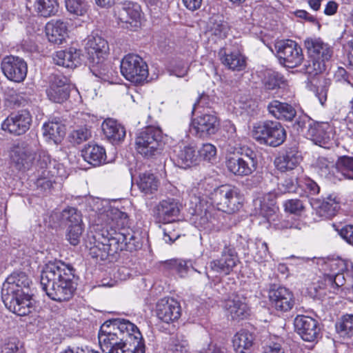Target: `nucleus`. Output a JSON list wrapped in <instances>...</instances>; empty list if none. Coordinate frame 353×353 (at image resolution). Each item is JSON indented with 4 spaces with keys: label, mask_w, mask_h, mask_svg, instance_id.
I'll list each match as a JSON object with an SVG mask.
<instances>
[{
    "label": "nucleus",
    "mask_w": 353,
    "mask_h": 353,
    "mask_svg": "<svg viewBox=\"0 0 353 353\" xmlns=\"http://www.w3.org/2000/svg\"><path fill=\"white\" fill-rule=\"evenodd\" d=\"M175 161L178 166L186 168L196 164L198 155L196 150L191 145L180 146L178 150H174Z\"/></svg>",
    "instance_id": "obj_36"
},
{
    "label": "nucleus",
    "mask_w": 353,
    "mask_h": 353,
    "mask_svg": "<svg viewBox=\"0 0 353 353\" xmlns=\"http://www.w3.org/2000/svg\"><path fill=\"white\" fill-rule=\"evenodd\" d=\"M135 145L137 152L145 157L159 154L163 148L161 132L153 128H145L138 134Z\"/></svg>",
    "instance_id": "obj_9"
},
{
    "label": "nucleus",
    "mask_w": 353,
    "mask_h": 353,
    "mask_svg": "<svg viewBox=\"0 0 353 353\" xmlns=\"http://www.w3.org/2000/svg\"><path fill=\"white\" fill-rule=\"evenodd\" d=\"M283 207L285 212L296 215L301 214L305 209L303 201L298 199H288L284 201Z\"/></svg>",
    "instance_id": "obj_55"
},
{
    "label": "nucleus",
    "mask_w": 353,
    "mask_h": 353,
    "mask_svg": "<svg viewBox=\"0 0 353 353\" xmlns=\"http://www.w3.org/2000/svg\"><path fill=\"white\" fill-rule=\"evenodd\" d=\"M156 315L163 323L168 324L174 323L181 315V305L176 300L172 298H163L156 305Z\"/></svg>",
    "instance_id": "obj_19"
},
{
    "label": "nucleus",
    "mask_w": 353,
    "mask_h": 353,
    "mask_svg": "<svg viewBox=\"0 0 353 353\" xmlns=\"http://www.w3.org/2000/svg\"><path fill=\"white\" fill-rule=\"evenodd\" d=\"M82 225H69L67 234L68 240L70 243L76 245L79 243L82 234Z\"/></svg>",
    "instance_id": "obj_59"
},
{
    "label": "nucleus",
    "mask_w": 353,
    "mask_h": 353,
    "mask_svg": "<svg viewBox=\"0 0 353 353\" xmlns=\"http://www.w3.org/2000/svg\"><path fill=\"white\" fill-rule=\"evenodd\" d=\"M192 126L199 137L211 135L216 133L219 126V121L215 114H203L192 121Z\"/></svg>",
    "instance_id": "obj_28"
},
{
    "label": "nucleus",
    "mask_w": 353,
    "mask_h": 353,
    "mask_svg": "<svg viewBox=\"0 0 353 353\" xmlns=\"http://www.w3.org/2000/svg\"><path fill=\"white\" fill-rule=\"evenodd\" d=\"M142 339V335L136 325L124 319H113L106 321L98 334L99 345L107 352L124 341Z\"/></svg>",
    "instance_id": "obj_4"
},
{
    "label": "nucleus",
    "mask_w": 353,
    "mask_h": 353,
    "mask_svg": "<svg viewBox=\"0 0 353 353\" xmlns=\"http://www.w3.org/2000/svg\"><path fill=\"white\" fill-rule=\"evenodd\" d=\"M198 158L200 157L205 161L212 162L215 160L216 148L211 143H203L198 150Z\"/></svg>",
    "instance_id": "obj_57"
},
{
    "label": "nucleus",
    "mask_w": 353,
    "mask_h": 353,
    "mask_svg": "<svg viewBox=\"0 0 353 353\" xmlns=\"http://www.w3.org/2000/svg\"><path fill=\"white\" fill-rule=\"evenodd\" d=\"M223 307L228 317L232 320H242L250 315V308L245 299L239 295H232L228 299Z\"/></svg>",
    "instance_id": "obj_24"
},
{
    "label": "nucleus",
    "mask_w": 353,
    "mask_h": 353,
    "mask_svg": "<svg viewBox=\"0 0 353 353\" xmlns=\"http://www.w3.org/2000/svg\"><path fill=\"white\" fill-rule=\"evenodd\" d=\"M85 49L90 62L99 64L105 61L109 51V46L107 41L101 37L92 35L88 37Z\"/></svg>",
    "instance_id": "obj_20"
},
{
    "label": "nucleus",
    "mask_w": 353,
    "mask_h": 353,
    "mask_svg": "<svg viewBox=\"0 0 353 353\" xmlns=\"http://www.w3.org/2000/svg\"><path fill=\"white\" fill-rule=\"evenodd\" d=\"M239 263V259L235 248L232 245H225L220 257L209 263L205 274L209 279L211 272L220 276L229 275Z\"/></svg>",
    "instance_id": "obj_10"
},
{
    "label": "nucleus",
    "mask_w": 353,
    "mask_h": 353,
    "mask_svg": "<svg viewBox=\"0 0 353 353\" xmlns=\"http://www.w3.org/2000/svg\"><path fill=\"white\" fill-rule=\"evenodd\" d=\"M188 341L183 335L176 336L171 339L166 353H190ZM198 353H224L219 347L212 343L202 347Z\"/></svg>",
    "instance_id": "obj_29"
},
{
    "label": "nucleus",
    "mask_w": 353,
    "mask_h": 353,
    "mask_svg": "<svg viewBox=\"0 0 353 353\" xmlns=\"http://www.w3.org/2000/svg\"><path fill=\"white\" fill-rule=\"evenodd\" d=\"M283 76L278 72L268 70L264 73L263 83L267 90H274L285 83Z\"/></svg>",
    "instance_id": "obj_48"
},
{
    "label": "nucleus",
    "mask_w": 353,
    "mask_h": 353,
    "mask_svg": "<svg viewBox=\"0 0 353 353\" xmlns=\"http://www.w3.org/2000/svg\"><path fill=\"white\" fill-rule=\"evenodd\" d=\"M52 219L61 218V221L69 225H81V216L78 210L74 208H68L61 213L53 212L51 214Z\"/></svg>",
    "instance_id": "obj_47"
},
{
    "label": "nucleus",
    "mask_w": 353,
    "mask_h": 353,
    "mask_svg": "<svg viewBox=\"0 0 353 353\" xmlns=\"http://www.w3.org/2000/svg\"><path fill=\"white\" fill-rule=\"evenodd\" d=\"M341 237L348 244L353 245V225H345L339 231Z\"/></svg>",
    "instance_id": "obj_64"
},
{
    "label": "nucleus",
    "mask_w": 353,
    "mask_h": 353,
    "mask_svg": "<svg viewBox=\"0 0 353 353\" xmlns=\"http://www.w3.org/2000/svg\"><path fill=\"white\" fill-rule=\"evenodd\" d=\"M254 245L255 252L253 254L255 261L259 263L267 261L270 256L267 243L259 240L256 241Z\"/></svg>",
    "instance_id": "obj_56"
},
{
    "label": "nucleus",
    "mask_w": 353,
    "mask_h": 353,
    "mask_svg": "<svg viewBox=\"0 0 353 353\" xmlns=\"http://www.w3.org/2000/svg\"><path fill=\"white\" fill-rule=\"evenodd\" d=\"M213 200L219 210L228 214L239 211L243 203L239 188L230 185H223L215 189Z\"/></svg>",
    "instance_id": "obj_7"
},
{
    "label": "nucleus",
    "mask_w": 353,
    "mask_h": 353,
    "mask_svg": "<svg viewBox=\"0 0 353 353\" xmlns=\"http://www.w3.org/2000/svg\"><path fill=\"white\" fill-rule=\"evenodd\" d=\"M82 156L85 161L94 165L99 166L106 162L105 149L97 144H88L82 150Z\"/></svg>",
    "instance_id": "obj_34"
},
{
    "label": "nucleus",
    "mask_w": 353,
    "mask_h": 353,
    "mask_svg": "<svg viewBox=\"0 0 353 353\" xmlns=\"http://www.w3.org/2000/svg\"><path fill=\"white\" fill-rule=\"evenodd\" d=\"M106 353H145L143 339H129L110 349Z\"/></svg>",
    "instance_id": "obj_40"
},
{
    "label": "nucleus",
    "mask_w": 353,
    "mask_h": 353,
    "mask_svg": "<svg viewBox=\"0 0 353 353\" xmlns=\"http://www.w3.org/2000/svg\"><path fill=\"white\" fill-rule=\"evenodd\" d=\"M91 136L90 130L86 128H80L72 132L70 141L74 143L80 144L87 141Z\"/></svg>",
    "instance_id": "obj_58"
},
{
    "label": "nucleus",
    "mask_w": 353,
    "mask_h": 353,
    "mask_svg": "<svg viewBox=\"0 0 353 353\" xmlns=\"http://www.w3.org/2000/svg\"><path fill=\"white\" fill-rule=\"evenodd\" d=\"M297 182L296 179L288 178L278 184V193L285 194L296 192Z\"/></svg>",
    "instance_id": "obj_60"
},
{
    "label": "nucleus",
    "mask_w": 353,
    "mask_h": 353,
    "mask_svg": "<svg viewBox=\"0 0 353 353\" xmlns=\"http://www.w3.org/2000/svg\"><path fill=\"white\" fill-rule=\"evenodd\" d=\"M257 161L255 154L250 150L242 157H232L226 161L228 170L236 176L251 174L256 169Z\"/></svg>",
    "instance_id": "obj_17"
},
{
    "label": "nucleus",
    "mask_w": 353,
    "mask_h": 353,
    "mask_svg": "<svg viewBox=\"0 0 353 353\" xmlns=\"http://www.w3.org/2000/svg\"><path fill=\"white\" fill-rule=\"evenodd\" d=\"M94 224L85 239L92 257L106 260L119 251L128 248L134 235L125 228L128 224L125 212L112 207L107 201L97 200L92 207Z\"/></svg>",
    "instance_id": "obj_1"
},
{
    "label": "nucleus",
    "mask_w": 353,
    "mask_h": 353,
    "mask_svg": "<svg viewBox=\"0 0 353 353\" xmlns=\"http://www.w3.org/2000/svg\"><path fill=\"white\" fill-rule=\"evenodd\" d=\"M263 353H285L281 341H269L264 347Z\"/></svg>",
    "instance_id": "obj_63"
},
{
    "label": "nucleus",
    "mask_w": 353,
    "mask_h": 353,
    "mask_svg": "<svg viewBox=\"0 0 353 353\" xmlns=\"http://www.w3.org/2000/svg\"><path fill=\"white\" fill-rule=\"evenodd\" d=\"M121 74L129 81L139 84L144 82L148 77V65L137 54H128L121 61Z\"/></svg>",
    "instance_id": "obj_8"
},
{
    "label": "nucleus",
    "mask_w": 353,
    "mask_h": 353,
    "mask_svg": "<svg viewBox=\"0 0 353 353\" xmlns=\"http://www.w3.org/2000/svg\"><path fill=\"white\" fill-rule=\"evenodd\" d=\"M222 63L233 71H242L246 68V58L239 52L225 53L221 57Z\"/></svg>",
    "instance_id": "obj_42"
},
{
    "label": "nucleus",
    "mask_w": 353,
    "mask_h": 353,
    "mask_svg": "<svg viewBox=\"0 0 353 353\" xmlns=\"http://www.w3.org/2000/svg\"><path fill=\"white\" fill-rule=\"evenodd\" d=\"M81 50L71 47L64 50L57 51L53 56V60L56 65L74 68L81 64Z\"/></svg>",
    "instance_id": "obj_30"
},
{
    "label": "nucleus",
    "mask_w": 353,
    "mask_h": 353,
    "mask_svg": "<svg viewBox=\"0 0 353 353\" xmlns=\"http://www.w3.org/2000/svg\"><path fill=\"white\" fill-rule=\"evenodd\" d=\"M229 31L228 23L219 16L213 17L210 19L207 34L210 37L216 39H223Z\"/></svg>",
    "instance_id": "obj_44"
},
{
    "label": "nucleus",
    "mask_w": 353,
    "mask_h": 353,
    "mask_svg": "<svg viewBox=\"0 0 353 353\" xmlns=\"http://www.w3.org/2000/svg\"><path fill=\"white\" fill-rule=\"evenodd\" d=\"M337 333L342 337L353 336V314L343 315L335 325Z\"/></svg>",
    "instance_id": "obj_49"
},
{
    "label": "nucleus",
    "mask_w": 353,
    "mask_h": 353,
    "mask_svg": "<svg viewBox=\"0 0 353 353\" xmlns=\"http://www.w3.org/2000/svg\"><path fill=\"white\" fill-rule=\"evenodd\" d=\"M253 335L246 330H241L232 339V345L236 353H250L253 345Z\"/></svg>",
    "instance_id": "obj_37"
},
{
    "label": "nucleus",
    "mask_w": 353,
    "mask_h": 353,
    "mask_svg": "<svg viewBox=\"0 0 353 353\" xmlns=\"http://www.w3.org/2000/svg\"><path fill=\"white\" fill-rule=\"evenodd\" d=\"M300 157L294 151L290 150L279 155L274 160V164L281 172L293 170L299 163Z\"/></svg>",
    "instance_id": "obj_41"
},
{
    "label": "nucleus",
    "mask_w": 353,
    "mask_h": 353,
    "mask_svg": "<svg viewBox=\"0 0 353 353\" xmlns=\"http://www.w3.org/2000/svg\"><path fill=\"white\" fill-rule=\"evenodd\" d=\"M90 63V70L95 77L104 81H109L112 74L110 69L109 68V65L105 64L104 61H101V63L99 64H94V63Z\"/></svg>",
    "instance_id": "obj_53"
},
{
    "label": "nucleus",
    "mask_w": 353,
    "mask_h": 353,
    "mask_svg": "<svg viewBox=\"0 0 353 353\" xmlns=\"http://www.w3.org/2000/svg\"><path fill=\"white\" fill-rule=\"evenodd\" d=\"M32 123V116L27 110H21L11 113L2 123L1 128L14 135H21L27 132Z\"/></svg>",
    "instance_id": "obj_14"
},
{
    "label": "nucleus",
    "mask_w": 353,
    "mask_h": 353,
    "mask_svg": "<svg viewBox=\"0 0 353 353\" xmlns=\"http://www.w3.org/2000/svg\"><path fill=\"white\" fill-rule=\"evenodd\" d=\"M182 209V204L179 200L172 197L160 201L153 208L152 215L159 223H173L178 218Z\"/></svg>",
    "instance_id": "obj_13"
},
{
    "label": "nucleus",
    "mask_w": 353,
    "mask_h": 353,
    "mask_svg": "<svg viewBox=\"0 0 353 353\" xmlns=\"http://www.w3.org/2000/svg\"><path fill=\"white\" fill-rule=\"evenodd\" d=\"M270 304L276 311L286 312L294 305V298L292 292L285 287L272 289L269 293Z\"/></svg>",
    "instance_id": "obj_23"
},
{
    "label": "nucleus",
    "mask_w": 353,
    "mask_h": 353,
    "mask_svg": "<svg viewBox=\"0 0 353 353\" xmlns=\"http://www.w3.org/2000/svg\"><path fill=\"white\" fill-rule=\"evenodd\" d=\"M251 133L257 142L272 147L281 145L286 139V131L278 121H265L256 123Z\"/></svg>",
    "instance_id": "obj_6"
},
{
    "label": "nucleus",
    "mask_w": 353,
    "mask_h": 353,
    "mask_svg": "<svg viewBox=\"0 0 353 353\" xmlns=\"http://www.w3.org/2000/svg\"><path fill=\"white\" fill-rule=\"evenodd\" d=\"M43 134L47 141L57 144L65 134V126L57 120L50 121L43 124Z\"/></svg>",
    "instance_id": "obj_35"
},
{
    "label": "nucleus",
    "mask_w": 353,
    "mask_h": 353,
    "mask_svg": "<svg viewBox=\"0 0 353 353\" xmlns=\"http://www.w3.org/2000/svg\"><path fill=\"white\" fill-rule=\"evenodd\" d=\"M58 6L57 0H35L33 6L34 12L43 17L55 14Z\"/></svg>",
    "instance_id": "obj_45"
},
{
    "label": "nucleus",
    "mask_w": 353,
    "mask_h": 353,
    "mask_svg": "<svg viewBox=\"0 0 353 353\" xmlns=\"http://www.w3.org/2000/svg\"><path fill=\"white\" fill-rule=\"evenodd\" d=\"M31 281L24 272H14L10 275L3 284L1 293L22 294L30 292Z\"/></svg>",
    "instance_id": "obj_25"
},
{
    "label": "nucleus",
    "mask_w": 353,
    "mask_h": 353,
    "mask_svg": "<svg viewBox=\"0 0 353 353\" xmlns=\"http://www.w3.org/2000/svg\"><path fill=\"white\" fill-rule=\"evenodd\" d=\"M239 108L247 115L252 117L258 112V105L252 99H246L245 101L240 100L239 101Z\"/></svg>",
    "instance_id": "obj_61"
},
{
    "label": "nucleus",
    "mask_w": 353,
    "mask_h": 353,
    "mask_svg": "<svg viewBox=\"0 0 353 353\" xmlns=\"http://www.w3.org/2000/svg\"><path fill=\"white\" fill-rule=\"evenodd\" d=\"M308 54V61L305 65V72L310 75H316L326 69V63L333 55V48L321 38L308 37L304 41Z\"/></svg>",
    "instance_id": "obj_5"
},
{
    "label": "nucleus",
    "mask_w": 353,
    "mask_h": 353,
    "mask_svg": "<svg viewBox=\"0 0 353 353\" xmlns=\"http://www.w3.org/2000/svg\"><path fill=\"white\" fill-rule=\"evenodd\" d=\"M190 205L192 210L191 214L201 215L198 224L201 229L208 232L217 230L216 219L205 208L207 205L206 196L201 195L200 193L197 195L192 191L190 194Z\"/></svg>",
    "instance_id": "obj_12"
},
{
    "label": "nucleus",
    "mask_w": 353,
    "mask_h": 353,
    "mask_svg": "<svg viewBox=\"0 0 353 353\" xmlns=\"http://www.w3.org/2000/svg\"><path fill=\"white\" fill-rule=\"evenodd\" d=\"M294 327L301 337L306 341H314L319 331L317 321L305 315L296 316L294 319Z\"/></svg>",
    "instance_id": "obj_26"
},
{
    "label": "nucleus",
    "mask_w": 353,
    "mask_h": 353,
    "mask_svg": "<svg viewBox=\"0 0 353 353\" xmlns=\"http://www.w3.org/2000/svg\"><path fill=\"white\" fill-rule=\"evenodd\" d=\"M65 6L68 12L77 16H83L89 8L85 0H65Z\"/></svg>",
    "instance_id": "obj_52"
},
{
    "label": "nucleus",
    "mask_w": 353,
    "mask_h": 353,
    "mask_svg": "<svg viewBox=\"0 0 353 353\" xmlns=\"http://www.w3.org/2000/svg\"><path fill=\"white\" fill-rule=\"evenodd\" d=\"M115 14L121 23H129L132 27H139L143 19L141 8L137 3L126 1L117 8Z\"/></svg>",
    "instance_id": "obj_21"
},
{
    "label": "nucleus",
    "mask_w": 353,
    "mask_h": 353,
    "mask_svg": "<svg viewBox=\"0 0 353 353\" xmlns=\"http://www.w3.org/2000/svg\"><path fill=\"white\" fill-rule=\"evenodd\" d=\"M326 286L330 287L333 293L338 291L345 285V279L344 272H334V274H325Z\"/></svg>",
    "instance_id": "obj_51"
},
{
    "label": "nucleus",
    "mask_w": 353,
    "mask_h": 353,
    "mask_svg": "<svg viewBox=\"0 0 353 353\" xmlns=\"http://www.w3.org/2000/svg\"><path fill=\"white\" fill-rule=\"evenodd\" d=\"M41 285L50 299L57 302L68 301L76 290L74 270L70 265L60 261H50L41 271Z\"/></svg>",
    "instance_id": "obj_2"
},
{
    "label": "nucleus",
    "mask_w": 353,
    "mask_h": 353,
    "mask_svg": "<svg viewBox=\"0 0 353 353\" xmlns=\"http://www.w3.org/2000/svg\"><path fill=\"white\" fill-rule=\"evenodd\" d=\"M11 159L19 169H28L36 160L37 167L43 170L41 176L44 179L55 175L62 176L60 172L61 165L55 160H51L46 151H39L36 143L23 142L15 146L12 150Z\"/></svg>",
    "instance_id": "obj_3"
},
{
    "label": "nucleus",
    "mask_w": 353,
    "mask_h": 353,
    "mask_svg": "<svg viewBox=\"0 0 353 353\" xmlns=\"http://www.w3.org/2000/svg\"><path fill=\"white\" fill-rule=\"evenodd\" d=\"M1 67L6 78L16 83L24 81L28 73L26 62L19 57L7 56L1 61Z\"/></svg>",
    "instance_id": "obj_15"
},
{
    "label": "nucleus",
    "mask_w": 353,
    "mask_h": 353,
    "mask_svg": "<svg viewBox=\"0 0 353 353\" xmlns=\"http://www.w3.org/2000/svg\"><path fill=\"white\" fill-rule=\"evenodd\" d=\"M101 128L107 139L112 142L120 141L125 136L123 126L112 119H105L103 122Z\"/></svg>",
    "instance_id": "obj_38"
},
{
    "label": "nucleus",
    "mask_w": 353,
    "mask_h": 353,
    "mask_svg": "<svg viewBox=\"0 0 353 353\" xmlns=\"http://www.w3.org/2000/svg\"><path fill=\"white\" fill-rule=\"evenodd\" d=\"M46 93L48 99L52 102L61 103L66 101L70 94L67 79L62 76H54Z\"/></svg>",
    "instance_id": "obj_27"
},
{
    "label": "nucleus",
    "mask_w": 353,
    "mask_h": 353,
    "mask_svg": "<svg viewBox=\"0 0 353 353\" xmlns=\"http://www.w3.org/2000/svg\"><path fill=\"white\" fill-rule=\"evenodd\" d=\"M137 184L141 192L145 194H152L157 191L160 182L153 173L144 172L139 174Z\"/></svg>",
    "instance_id": "obj_39"
},
{
    "label": "nucleus",
    "mask_w": 353,
    "mask_h": 353,
    "mask_svg": "<svg viewBox=\"0 0 353 353\" xmlns=\"http://www.w3.org/2000/svg\"><path fill=\"white\" fill-rule=\"evenodd\" d=\"M269 113L277 119L291 121L296 114L292 105L278 100L271 101L268 105Z\"/></svg>",
    "instance_id": "obj_33"
},
{
    "label": "nucleus",
    "mask_w": 353,
    "mask_h": 353,
    "mask_svg": "<svg viewBox=\"0 0 353 353\" xmlns=\"http://www.w3.org/2000/svg\"><path fill=\"white\" fill-rule=\"evenodd\" d=\"M48 41L55 44H62L68 36L67 23L61 20L48 22L46 26Z\"/></svg>",
    "instance_id": "obj_31"
},
{
    "label": "nucleus",
    "mask_w": 353,
    "mask_h": 353,
    "mask_svg": "<svg viewBox=\"0 0 353 353\" xmlns=\"http://www.w3.org/2000/svg\"><path fill=\"white\" fill-rule=\"evenodd\" d=\"M349 266H351V263L346 259L341 257L328 258L324 261L323 269L325 272H329L327 274H334V272H344L347 270Z\"/></svg>",
    "instance_id": "obj_46"
},
{
    "label": "nucleus",
    "mask_w": 353,
    "mask_h": 353,
    "mask_svg": "<svg viewBox=\"0 0 353 353\" xmlns=\"http://www.w3.org/2000/svg\"><path fill=\"white\" fill-rule=\"evenodd\" d=\"M188 263L190 261L183 259H171L166 263L168 267L176 271L181 277L186 276L190 267Z\"/></svg>",
    "instance_id": "obj_54"
},
{
    "label": "nucleus",
    "mask_w": 353,
    "mask_h": 353,
    "mask_svg": "<svg viewBox=\"0 0 353 353\" xmlns=\"http://www.w3.org/2000/svg\"><path fill=\"white\" fill-rule=\"evenodd\" d=\"M307 136L315 144L323 148H330L334 139L333 128L328 123L312 122L309 124Z\"/></svg>",
    "instance_id": "obj_18"
},
{
    "label": "nucleus",
    "mask_w": 353,
    "mask_h": 353,
    "mask_svg": "<svg viewBox=\"0 0 353 353\" xmlns=\"http://www.w3.org/2000/svg\"><path fill=\"white\" fill-rule=\"evenodd\" d=\"M312 205L319 216L325 219H330L334 216L340 208L339 202L334 195H329L322 200H316Z\"/></svg>",
    "instance_id": "obj_32"
},
{
    "label": "nucleus",
    "mask_w": 353,
    "mask_h": 353,
    "mask_svg": "<svg viewBox=\"0 0 353 353\" xmlns=\"http://www.w3.org/2000/svg\"><path fill=\"white\" fill-rule=\"evenodd\" d=\"M275 49L279 63L285 67L296 68L304 59L302 48L295 41L286 39L278 41Z\"/></svg>",
    "instance_id": "obj_11"
},
{
    "label": "nucleus",
    "mask_w": 353,
    "mask_h": 353,
    "mask_svg": "<svg viewBox=\"0 0 353 353\" xmlns=\"http://www.w3.org/2000/svg\"><path fill=\"white\" fill-rule=\"evenodd\" d=\"M1 293L3 302L6 307L18 316L28 315L33 307L30 294Z\"/></svg>",
    "instance_id": "obj_16"
},
{
    "label": "nucleus",
    "mask_w": 353,
    "mask_h": 353,
    "mask_svg": "<svg viewBox=\"0 0 353 353\" xmlns=\"http://www.w3.org/2000/svg\"><path fill=\"white\" fill-rule=\"evenodd\" d=\"M275 194L271 192L259 195L254 200L256 212L272 225L277 217L278 208L276 206Z\"/></svg>",
    "instance_id": "obj_22"
},
{
    "label": "nucleus",
    "mask_w": 353,
    "mask_h": 353,
    "mask_svg": "<svg viewBox=\"0 0 353 353\" xmlns=\"http://www.w3.org/2000/svg\"><path fill=\"white\" fill-rule=\"evenodd\" d=\"M1 353H24L22 346L16 339L9 340L2 347Z\"/></svg>",
    "instance_id": "obj_62"
},
{
    "label": "nucleus",
    "mask_w": 353,
    "mask_h": 353,
    "mask_svg": "<svg viewBox=\"0 0 353 353\" xmlns=\"http://www.w3.org/2000/svg\"><path fill=\"white\" fill-rule=\"evenodd\" d=\"M338 168H339L338 180L353 179V157L347 156L340 157L338 159Z\"/></svg>",
    "instance_id": "obj_50"
},
{
    "label": "nucleus",
    "mask_w": 353,
    "mask_h": 353,
    "mask_svg": "<svg viewBox=\"0 0 353 353\" xmlns=\"http://www.w3.org/2000/svg\"><path fill=\"white\" fill-rule=\"evenodd\" d=\"M317 168L319 173L322 177L333 181L338 180L337 176L339 174L338 161L334 163L326 158L319 157L317 161Z\"/></svg>",
    "instance_id": "obj_43"
}]
</instances>
